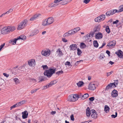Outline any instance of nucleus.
Returning a JSON list of instances; mask_svg holds the SVG:
<instances>
[{
  "label": "nucleus",
  "instance_id": "obj_40",
  "mask_svg": "<svg viewBox=\"0 0 123 123\" xmlns=\"http://www.w3.org/2000/svg\"><path fill=\"white\" fill-rule=\"evenodd\" d=\"M13 80L16 84H18L19 83V80L18 78H14L13 79Z\"/></svg>",
  "mask_w": 123,
  "mask_h": 123
},
{
  "label": "nucleus",
  "instance_id": "obj_37",
  "mask_svg": "<svg viewBox=\"0 0 123 123\" xmlns=\"http://www.w3.org/2000/svg\"><path fill=\"white\" fill-rule=\"evenodd\" d=\"M89 95L87 93H86L85 94H83V97L82 98V100H83L89 97Z\"/></svg>",
  "mask_w": 123,
  "mask_h": 123
},
{
  "label": "nucleus",
  "instance_id": "obj_43",
  "mask_svg": "<svg viewBox=\"0 0 123 123\" xmlns=\"http://www.w3.org/2000/svg\"><path fill=\"white\" fill-rule=\"evenodd\" d=\"M39 89V88H37L35 89L32 90L31 91V93L32 94H33L34 93H35Z\"/></svg>",
  "mask_w": 123,
  "mask_h": 123
},
{
  "label": "nucleus",
  "instance_id": "obj_15",
  "mask_svg": "<svg viewBox=\"0 0 123 123\" xmlns=\"http://www.w3.org/2000/svg\"><path fill=\"white\" fill-rule=\"evenodd\" d=\"M73 34V33H72L71 30L69 31L68 32L65 33L63 35V36L64 37H68L70 35Z\"/></svg>",
  "mask_w": 123,
  "mask_h": 123
},
{
  "label": "nucleus",
  "instance_id": "obj_22",
  "mask_svg": "<svg viewBox=\"0 0 123 123\" xmlns=\"http://www.w3.org/2000/svg\"><path fill=\"white\" fill-rule=\"evenodd\" d=\"M58 52V56L59 57H61L63 55V54L62 53L61 51V50L60 48L58 49L56 51V52Z\"/></svg>",
  "mask_w": 123,
  "mask_h": 123
},
{
  "label": "nucleus",
  "instance_id": "obj_56",
  "mask_svg": "<svg viewBox=\"0 0 123 123\" xmlns=\"http://www.w3.org/2000/svg\"><path fill=\"white\" fill-rule=\"evenodd\" d=\"M65 65H68L69 66H70V65L71 66V65L70 64V62H68V61H67L66 62Z\"/></svg>",
  "mask_w": 123,
  "mask_h": 123
},
{
  "label": "nucleus",
  "instance_id": "obj_10",
  "mask_svg": "<svg viewBox=\"0 0 123 123\" xmlns=\"http://www.w3.org/2000/svg\"><path fill=\"white\" fill-rule=\"evenodd\" d=\"M115 54L120 58L123 59V53L121 50H118L116 52Z\"/></svg>",
  "mask_w": 123,
  "mask_h": 123
},
{
  "label": "nucleus",
  "instance_id": "obj_52",
  "mask_svg": "<svg viewBox=\"0 0 123 123\" xmlns=\"http://www.w3.org/2000/svg\"><path fill=\"white\" fill-rule=\"evenodd\" d=\"M94 99H95V98H94V97H91L89 98V100L90 101H93L94 100Z\"/></svg>",
  "mask_w": 123,
  "mask_h": 123
},
{
  "label": "nucleus",
  "instance_id": "obj_39",
  "mask_svg": "<svg viewBox=\"0 0 123 123\" xmlns=\"http://www.w3.org/2000/svg\"><path fill=\"white\" fill-rule=\"evenodd\" d=\"M105 31L108 33H109L110 32V31L108 26H107L105 28Z\"/></svg>",
  "mask_w": 123,
  "mask_h": 123
},
{
  "label": "nucleus",
  "instance_id": "obj_1",
  "mask_svg": "<svg viewBox=\"0 0 123 123\" xmlns=\"http://www.w3.org/2000/svg\"><path fill=\"white\" fill-rule=\"evenodd\" d=\"M90 109L89 107H87L86 110V116L88 117L90 115L92 118L96 119L97 117L98 114L96 111L94 110H90Z\"/></svg>",
  "mask_w": 123,
  "mask_h": 123
},
{
  "label": "nucleus",
  "instance_id": "obj_18",
  "mask_svg": "<svg viewBox=\"0 0 123 123\" xmlns=\"http://www.w3.org/2000/svg\"><path fill=\"white\" fill-rule=\"evenodd\" d=\"M39 32L38 30L37 29H35L32 31L30 35V36H33L37 34Z\"/></svg>",
  "mask_w": 123,
  "mask_h": 123
},
{
  "label": "nucleus",
  "instance_id": "obj_42",
  "mask_svg": "<svg viewBox=\"0 0 123 123\" xmlns=\"http://www.w3.org/2000/svg\"><path fill=\"white\" fill-rule=\"evenodd\" d=\"M63 71L62 70H61L60 71H59L57 72H56L55 73L56 74H57L58 75L61 74H63Z\"/></svg>",
  "mask_w": 123,
  "mask_h": 123
},
{
  "label": "nucleus",
  "instance_id": "obj_53",
  "mask_svg": "<svg viewBox=\"0 0 123 123\" xmlns=\"http://www.w3.org/2000/svg\"><path fill=\"white\" fill-rule=\"evenodd\" d=\"M71 119L72 121H74V116L73 114L71 115L70 116Z\"/></svg>",
  "mask_w": 123,
  "mask_h": 123
},
{
  "label": "nucleus",
  "instance_id": "obj_49",
  "mask_svg": "<svg viewBox=\"0 0 123 123\" xmlns=\"http://www.w3.org/2000/svg\"><path fill=\"white\" fill-rule=\"evenodd\" d=\"M56 5L53 3H52L50 5V6L51 7H55Z\"/></svg>",
  "mask_w": 123,
  "mask_h": 123
},
{
  "label": "nucleus",
  "instance_id": "obj_30",
  "mask_svg": "<svg viewBox=\"0 0 123 123\" xmlns=\"http://www.w3.org/2000/svg\"><path fill=\"white\" fill-rule=\"evenodd\" d=\"M84 82L82 81H79L78 83H77V84L78 87H80L83 85Z\"/></svg>",
  "mask_w": 123,
  "mask_h": 123
},
{
  "label": "nucleus",
  "instance_id": "obj_47",
  "mask_svg": "<svg viewBox=\"0 0 123 123\" xmlns=\"http://www.w3.org/2000/svg\"><path fill=\"white\" fill-rule=\"evenodd\" d=\"M83 61L82 60H80L79 61H77L76 62V63H75V64L74 65H75V66H77L79 64V63L80 62H82Z\"/></svg>",
  "mask_w": 123,
  "mask_h": 123
},
{
  "label": "nucleus",
  "instance_id": "obj_44",
  "mask_svg": "<svg viewBox=\"0 0 123 123\" xmlns=\"http://www.w3.org/2000/svg\"><path fill=\"white\" fill-rule=\"evenodd\" d=\"M41 67H43V69L44 70H45L46 69H48L49 68L46 65H42Z\"/></svg>",
  "mask_w": 123,
  "mask_h": 123
},
{
  "label": "nucleus",
  "instance_id": "obj_31",
  "mask_svg": "<svg viewBox=\"0 0 123 123\" xmlns=\"http://www.w3.org/2000/svg\"><path fill=\"white\" fill-rule=\"evenodd\" d=\"M100 29V27L99 26H96L94 29V32H96L99 31Z\"/></svg>",
  "mask_w": 123,
  "mask_h": 123
},
{
  "label": "nucleus",
  "instance_id": "obj_17",
  "mask_svg": "<svg viewBox=\"0 0 123 123\" xmlns=\"http://www.w3.org/2000/svg\"><path fill=\"white\" fill-rule=\"evenodd\" d=\"M47 22L48 25L52 23L54 21V19L52 17H50L47 19Z\"/></svg>",
  "mask_w": 123,
  "mask_h": 123
},
{
  "label": "nucleus",
  "instance_id": "obj_28",
  "mask_svg": "<svg viewBox=\"0 0 123 123\" xmlns=\"http://www.w3.org/2000/svg\"><path fill=\"white\" fill-rule=\"evenodd\" d=\"M51 84H49V83H48L46 85H45L42 88V90H43L49 88L51 87Z\"/></svg>",
  "mask_w": 123,
  "mask_h": 123
},
{
  "label": "nucleus",
  "instance_id": "obj_23",
  "mask_svg": "<svg viewBox=\"0 0 123 123\" xmlns=\"http://www.w3.org/2000/svg\"><path fill=\"white\" fill-rule=\"evenodd\" d=\"M18 40H19V38L18 37L14 39L13 40H11L10 41V43L12 44H15L16 43V41Z\"/></svg>",
  "mask_w": 123,
  "mask_h": 123
},
{
  "label": "nucleus",
  "instance_id": "obj_46",
  "mask_svg": "<svg viewBox=\"0 0 123 123\" xmlns=\"http://www.w3.org/2000/svg\"><path fill=\"white\" fill-rule=\"evenodd\" d=\"M117 112H115V115L112 114L111 115V117L112 118H115L117 117Z\"/></svg>",
  "mask_w": 123,
  "mask_h": 123
},
{
  "label": "nucleus",
  "instance_id": "obj_60",
  "mask_svg": "<svg viewBox=\"0 0 123 123\" xmlns=\"http://www.w3.org/2000/svg\"><path fill=\"white\" fill-rule=\"evenodd\" d=\"M3 75L5 76H6V77H8L9 76V75L5 73H3Z\"/></svg>",
  "mask_w": 123,
  "mask_h": 123
},
{
  "label": "nucleus",
  "instance_id": "obj_45",
  "mask_svg": "<svg viewBox=\"0 0 123 123\" xmlns=\"http://www.w3.org/2000/svg\"><path fill=\"white\" fill-rule=\"evenodd\" d=\"M56 82L55 80H54L53 81H51L50 83H49V84H51V86H52L53 85L55 84Z\"/></svg>",
  "mask_w": 123,
  "mask_h": 123
},
{
  "label": "nucleus",
  "instance_id": "obj_62",
  "mask_svg": "<svg viewBox=\"0 0 123 123\" xmlns=\"http://www.w3.org/2000/svg\"><path fill=\"white\" fill-rule=\"evenodd\" d=\"M16 104V105L17 106V107H18V106H20L21 105H20V104L19 103V102H18V103H17V104Z\"/></svg>",
  "mask_w": 123,
  "mask_h": 123
},
{
  "label": "nucleus",
  "instance_id": "obj_8",
  "mask_svg": "<svg viewBox=\"0 0 123 123\" xmlns=\"http://www.w3.org/2000/svg\"><path fill=\"white\" fill-rule=\"evenodd\" d=\"M117 12V10L116 9L111 10L107 12L106 13L105 15L106 16H109L114 14Z\"/></svg>",
  "mask_w": 123,
  "mask_h": 123
},
{
  "label": "nucleus",
  "instance_id": "obj_6",
  "mask_svg": "<svg viewBox=\"0 0 123 123\" xmlns=\"http://www.w3.org/2000/svg\"><path fill=\"white\" fill-rule=\"evenodd\" d=\"M96 84L94 83H90L88 86V89L91 90H94L96 88Z\"/></svg>",
  "mask_w": 123,
  "mask_h": 123
},
{
  "label": "nucleus",
  "instance_id": "obj_63",
  "mask_svg": "<svg viewBox=\"0 0 123 123\" xmlns=\"http://www.w3.org/2000/svg\"><path fill=\"white\" fill-rule=\"evenodd\" d=\"M56 113V112L55 111H52L51 113V114L52 115H53L55 114Z\"/></svg>",
  "mask_w": 123,
  "mask_h": 123
},
{
  "label": "nucleus",
  "instance_id": "obj_61",
  "mask_svg": "<svg viewBox=\"0 0 123 123\" xmlns=\"http://www.w3.org/2000/svg\"><path fill=\"white\" fill-rule=\"evenodd\" d=\"M106 53L109 56H110V52L108 50L106 51Z\"/></svg>",
  "mask_w": 123,
  "mask_h": 123
},
{
  "label": "nucleus",
  "instance_id": "obj_25",
  "mask_svg": "<svg viewBox=\"0 0 123 123\" xmlns=\"http://www.w3.org/2000/svg\"><path fill=\"white\" fill-rule=\"evenodd\" d=\"M80 30V27H77L71 30L72 31V33H73V34H74L76 32Z\"/></svg>",
  "mask_w": 123,
  "mask_h": 123
},
{
  "label": "nucleus",
  "instance_id": "obj_58",
  "mask_svg": "<svg viewBox=\"0 0 123 123\" xmlns=\"http://www.w3.org/2000/svg\"><path fill=\"white\" fill-rule=\"evenodd\" d=\"M62 40L63 42H67V40H66L65 38H62Z\"/></svg>",
  "mask_w": 123,
  "mask_h": 123
},
{
  "label": "nucleus",
  "instance_id": "obj_35",
  "mask_svg": "<svg viewBox=\"0 0 123 123\" xmlns=\"http://www.w3.org/2000/svg\"><path fill=\"white\" fill-rule=\"evenodd\" d=\"M93 44L94 47L97 48L98 46V44L97 41H94L93 42Z\"/></svg>",
  "mask_w": 123,
  "mask_h": 123
},
{
  "label": "nucleus",
  "instance_id": "obj_11",
  "mask_svg": "<svg viewBox=\"0 0 123 123\" xmlns=\"http://www.w3.org/2000/svg\"><path fill=\"white\" fill-rule=\"evenodd\" d=\"M50 52L49 50H45L44 51H43L41 52L42 55L46 56H48L50 54Z\"/></svg>",
  "mask_w": 123,
  "mask_h": 123
},
{
  "label": "nucleus",
  "instance_id": "obj_55",
  "mask_svg": "<svg viewBox=\"0 0 123 123\" xmlns=\"http://www.w3.org/2000/svg\"><path fill=\"white\" fill-rule=\"evenodd\" d=\"M15 107H17L16 104H15L13 106H11L10 107L11 109L10 110H11L12 108H15Z\"/></svg>",
  "mask_w": 123,
  "mask_h": 123
},
{
  "label": "nucleus",
  "instance_id": "obj_5",
  "mask_svg": "<svg viewBox=\"0 0 123 123\" xmlns=\"http://www.w3.org/2000/svg\"><path fill=\"white\" fill-rule=\"evenodd\" d=\"M75 94H72L69 95L68 97V100L70 101H76L77 98Z\"/></svg>",
  "mask_w": 123,
  "mask_h": 123
},
{
  "label": "nucleus",
  "instance_id": "obj_34",
  "mask_svg": "<svg viewBox=\"0 0 123 123\" xmlns=\"http://www.w3.org/2000/svg\"><path fill=\"white\" fill-rule=\"evenodd\" d=\"M119 10H117V12H119L123 11V5L120 6L119 8Z\"/></svg>",
  "mask_w": 123,
  "mask_h": 123
},
{
  "label": "nucleus",
  "instance_id": "obj_16",
  "mask_svg": "<svg viewBox=\"0 0 123 123\" xmlns=\"http://www.w3.org/2000/svg\"><path fill=\"white\" fill-rule=\"evenodd\" d=\"M69 48L70 50H75L77 48V46L76 44H72L70 46Z\"/></svg>",
  "mask_w": 123,
  "mask_h": 123
},
{
  "label": "nucleus",
  "instance_id": "obj_24",
  "mask_svg": "<svg viewBox=\"0 0 123 123\" xmlns=\"http://www.w3.org/2000/svg\"><path fill=\"white\" fill-rule=\"evenodd\" d=\"M9 31V32L10 31H13L15 30L16 28L15 27L12 26H8L7 27Z\"/></svg>",
  "mask_w": 123,
  "mask_h": 123
},
{
  "label": "nucleus",
  "instance_id": "obj_20",
  "mask_svg": "<svg viewBox=\"0 0 123 123\" xmlns=\"http://www.w3.org/2000/svg\"><path fill=\"white\" fill-rule=\"evenodd\" d=\"M116 44V42L115 41H112L110 42L107 45L108 46H111L112 47H113Z\"/></svg>",
  "mask_w": 123,
  "mask_h": 123
},
{
  "label": "nucleus",
  "instance_id": "obj_26",
  "mask_svg": "<svg viewBox=\"0 0 123 123\" xmlns=\"http://www.w3.org/2000/svg\"><path fill=\"white\" fill-rule=\"evenodd\" d=\"M83 94L81 93H80L78 95L75 94L77 98V100L79 98H81V99L82 100V98L83 97Z\"/></svg>",
  "mask_w": 123,
  "mask_h": 123
},
{
  "label": "nucleus",
  "instance_id": "obj_54",
  "mask_svg": "<svg viewBox=\"0 0 123 123\" xmlns=\"http://www.w3.org/2000/svg\"><path fill=\"white\" fill-rule=\"evenodd\" d=\"M5 44V43H4L1 45L0 46V51L1 50V49L3 47Z\"/></svg>",
  "mask_w": 123,
  "mask_h": 123
},
{
  "label": "nucleus",
  "instance_id": "obj_3",
  "mask_svg": "<svg viewBox=\"0 0 123 123\" xmlns=\"http://www.w3.org/2000/svg\"><path fill=\"white\" fill-rule=\"evenodd\" d=\"M27 22L28 21L26 19L24 20L23 21L21 22L18 25V29L20 30L24 28L26 26Z\"/></svg>",
  "mask_w": 123,
  "mask_h": 123
},
{
  "label": "nucleus",
  "instance_id": "obj_64",
  "mask_svg": "<svg viewBox=\"0 0 123 123\" xmlns=\"http://www.w3.org/2000/svg\"><path fill=\"white\" fill-rule=\"evenodd\" d=\"M6 14L5 12L3 13L0 16V17H3L4 15H5Z\"/></svg>",
  "mask_w": 123,
  "mask_h": 123
},
{
  "label": "nucleus",
  "instance_id": "obj_48",
  "mask_svg": "<svg viewBox=\"0 0 123 123\" xmlns=\"http://www.w3.org/2000/svg\"><path fill=\"white\" fill-rule=\"evenodd\" d=\"M95 32H94V31H91V33L89 35V37H90L91 35V36L92 37H93Z\"/></svg>",
  "mask_w": 123,
  "mask_h": 123
},
{
  "label": "nucleus",
  "instance_id": "obj_12",
  "mask_svg": "<svg viewBox=\"0 0 123 123\" xmlns=\"http://www.w3.org/2000/svg\"><path fill=\"white\" fill-rule=\"evenodd\" d=\"M28 64L30 66H34L35 65V60L32 59L29 60L28 62Z\"/></svg>",
  "mask_w": 123,
  "mask_h": 123
},
{
  "label": "nucleus",
  "instance_id": "obj_21",
  "mask_svg": "<svg viewBox=\"0 0 123 123\" xmlns=\"http://www.w3.org/2000/svg\"><path fill=\"white\" fill-rule=\"evenodd\" d=\"M27 112L26 111L22 112V117L23 119H25L27 117L28 113H26Z\"/></svg>",
  "mask_w": 123,
  "mask_h": 123
},
{
  "label": "nucleus",
  "instance_id": "obj_51",
  "mask_svg": "<svg viewBox=\"0 0 123 123\" xmlns=\"http://www.w3.org/2000/svg\"><path fill=\"white\" fill-rule=\"evenodd\" d=\"M114 82L113 83H114V84H115V85L116 86L117 85L118 83V80H114Z\"/></svg>",
  "mask_w": 123,
  "mask_h": 123
},
{
  "label": "nucleus",
  "instance_id": "obj_4",
  "mask_svg": "<svg viewBox=\"0 0 123 123\" xmlns=\"http://www.w3.org/2000/svg\"><path fill=\"white\" fill-rule=\"evenodd\" d=\"M105 18V14H102L96 18L94 19L96 22H99L101 21L104 20Z\"/></svg>",
  "mask_w": 123,
  "mask_h": 123
},
{
  "label": "nucleus",
  "instance_id": "obj_33",
  "mask_svg": "<svg viewBox=\"0 0 123 123\" xmlns=\"http://www.w3.org/2000/svg\"><path fill=\"white\" fill-rule=\"evenodd\" d=\"M80 47L82 49H84L85 48L86 46V45L83 43H80Z\"/></svg>",
  "mask_w": 123,
  "mask_h": 123
},
{
  "label": "nucleus",
  "instance_id": "obj_13",
  "mask_svg": "<svg viewBox=\"0 0 123 123\" xmlns=\"http://www.w3.org/2000/svg\"><path fill=\"white\" fill-rule=\"evenodd\" d=\"M118 95V92L115 90H114L111 92V96L113 98L116 97Z\"/></svg>",
  "mask_w": 123,
  "mask_h": 123
},
{
  "label": "nucleus",
  "instance_id": "obj_2",
  "mask_svg": "<svg viewBox=\"0 0 123 123\" xmlns=\"http://www.w3.org/2000/svg\"><path fill=\"white\" fill-rule=\"evenodd\" d=\"M56 70V68H50L48 70H45L44 73V75L48 77H50L55 73Z\"/></svg>",
  "mask_w": 123,
  "mask_h": 123
},
{
  "label": "nucleus",
  "instance_id": "obj_27",
  "mask_svg": "<svg viewBox=\"0 0 123 123\" xmlns=\"http://www.w3.org/2000/svg\"><path fill=\"white\" fill-rule=\"evenodd\" d=\"M110 108L107 105H105V106L104 111L106 113H108L109 111Z\"/></svg>",
  "mask_w": 123,
  "mask_h": 123
},
{
  "label": "nucleus",
  "instance_id": "obj_9",
  "mask_svg": "<svg viewBox=\"0 0 123 123\" xmlns=\"http://www.w3.org/2000/svg\"><path fill=\"white\" fill-rule=\"evenodd\" d=\"M1 33L3 34H8L9 33L7 27H4L1 30Z\"/></svg>",
  "mask_w": 123,
  "mask_h": 123
},
{
  "label": "nucleus",
  "instance_id": "obj_57",
  "mask_svg": "<svg viewBox=\"0 0 123 123\" xmlns=\"http://www.w3.org/2000/svg\"><path fill=\"white\" fill-rule=\"evenodd\" d=\"M90 0H84L83 2L86 4H87L89 3Z\"/></svg>",
  "mask_w": 123,
  "mask_h": 123
},
{
  "label": "nucleus",
  "instance_id": "obj_38",
  "mask_svg": "<svg viewBox=\"0 0 123 123\" xmlns=\"http://www.w3.org/2000/svg\"><path fill=\"white\" fill-rule=\"evenodd\" d=\"M38 79L39 80V82H41L42 81H45V80L43 78L42 76H40L38 77Z\"/></svg>",
  "mask_w": 123,
  "mask_h": 123
},
{
  "label": "nucleus",
  "instance_id": "obj_41",
  "mask_svg": "<svg viewBox=\"0 0 123 123\" xmlns=\"http://www.w3.org/2000/svg\"><path fill=\"white\" fill-rule=\"evenodd\" d=\"M77 54L78 55H80L82 53L81 51L79 48L77 49Z\"/></svg>",
  "mask_w": 123,
  "mask_h": 123
},
{
  "label": "nucleus",
  "instance_id": "obj_7",
  "mask_svg": "<svg viewBox=\"0 0 123 123\" xmlns=\"http://www.w3.org/2000/svg\"><path fill=\"white\" fill-rule=\"evenodd\" d=\"M117 87L114 83H110L108 84L106 87L105 90V91H108L109 89L111 88H114Z\"/></svg>",
  "mask_w": 123,
  "mask_h": 123
},
{
  "label": "nucleus",
  "instance_id": "obj_29",
  "mask_svg": "<svg viewBox=\"0 0 123 123\" xmlns=\"http://www.w3.org/2000/svg\"><path fill=\"white\" fill-rule=\"evenodd\" d=\"M18 38H19V39H21L24 40H25L26 38V37L24 35H21Z\"/></svg>",
  "mask_w": 123,
  "mask_h": 123
},
{
  "label": "nucleus",
  "instance_id": "obj_14",
  "mask_svg": "<svg viewBox=\"0 0 123 123\" xmlns=\"http://www.w3.org/2000/svg\"><path fill=\"white\" fill-rule=\"evenodd\" d=\"M41 16L40 14H37L33 16L30 19V21H33L36 19L38 17Z\"/></svg>",
  "mask_w": 123,
  "mask_h": 123
},
{
  "label": "nucleus",
  "instance_id": "obj_59",
  "mask_svg": "<svg viewBox=\"0 0 123 123\" xmlns=\"http://www.w3.org/2000/svg\"><path fill=\"white\" fill-rule=\"evenodd\" d=\"M119 22V21L118 20H117L115 21H113V24H117Z\"/></svg>",
  "mask_w": 123,
  "mask_h": 123
},
{
  "label": "nucleus",
  "instance_id": "obj_36",
  "mask_svg": "<svg viewBox=\"0 0 123 123\" xmlns=\"http://www.w3.org/2000/svg\"><path fill=\"white\" fill-rule=\"evenodd\" d=\"M61 2L60 4L62 5H65L67 4L68 1V0H63Z\"/></svg>",
  "mask_w": 123,
  "mask_h": 123
},
{
  "label": "nucleus",
  "instance_id": "obj_19",
  "mask_svg": "<svg viewBox=\"0 0 123 123\" xmlns=\"http://www.w3.org/2000/svg\"><path fill=\"white\" fill-rule=\"evenodd\" d=\"M103 37V35L101 33L99 32L96 34L95 37L96 38L98 39H100L102 38Z\"/></svg>",
  "mask_w": 123,
  "mask_h": 123
},
{
  "label": "nucleus",
  "instance_id": "obj_50",
  "mask_svg": "<svg viewBox=\"0 0 123 123\" xmlns=\"http://www.w3.org/2000/svg\"><path fill=\"white\" fill-rule=\"evenodd\" d=\"M113 73V71H111L110 72L107 73L106 75L107 77H108V76H110L111 74L112 73Z\"/></svg>",
  "mask_w": 123,
  "mask_h": 123
},
{
  "label": "nucleus",
  "instance_id": "obj_32",
  "mask_svg": "<svg viewBox=\"0 0 123 123\" xmlns=\"http://www.w3.org/2000/svg\"><path fill=\"white\" fill-rule=\"evenodd\" d=\"M47 21V19H46L43 21L42 23V24L44 26L45 25H48Z\"/></svg>",
  "mask_w": 123,
  "mask_h": 123
}]
</instances>
